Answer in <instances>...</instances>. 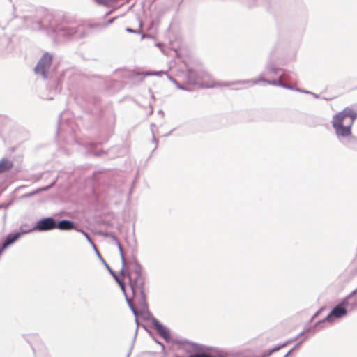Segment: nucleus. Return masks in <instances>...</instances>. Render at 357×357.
<instances>
[{"instance_id": "nucleus-10", "label": "nucleus", "mask_w": 357, "mask_h": 357, "mask_svg": "<svg viewBox=\"0 0 357 357\" xmlns=\"http://www.w3.org/2000/svg\"><path fill=\"white\" fill-rule=\"evenodd\" d=\"M135 301L137 303L139 307H140V314L142 318L144 320H149L151 321L152 325H153V320L156 319L149 310L148 309V303L146 301V296H144V304L140 302V297L134 298Z\"/></svg>"}, {"instance_id": "nucleus-48", "label": "nucleus", "mask_w": 357, "mask_h": 357, "mask_svg": "<svg viewBox=\"0 0 357 357\" xmlns=\"http://www.w3.org/2000/svg\"><path fill=\"white\" fill-rule=\"evenodd\" d=\"M145 38V35L142 33V38Z\"/></svg>"}, {"instance_id": "nucleus-4", "label": "nucleus", "mask_w": 357, "mask_h": 357, "mask_svg": "<svg viewBox=\"0 0 357 357\" xmlns=\"http://www.w3.org/2000/svg\"><path fill=\"white\" fill-rule=\"evenodd\" d=\"M132 273L135 274L134 278L132 277L130 271L126 268L124 275H121L128 278L132 297L134 298L140 297V302L144 304V296H146L144 291L145 277L142 275V270H135Z\"/></svg>"}, {"instance_id": "nucleus-46", "label": "nucleus", "mask_w": 357, "mask_h": 357, "mask_svg": "<svg viewBox=\"0 0 357 357\" xmlns=\"http://www.w3.org/2000/svg\"><path fill=\"white\" fill-rule=\"evenodd\" d=\"M4 250L0 248V257L1 256V255L3 253Z\"/></svg>"}, {"instance_id": "nucleus-11", "label": "nucleus", "mask_w": 357, "mask_h": 357, "mask_svg": "<svg viewBox=\"0 0 357 357\" xmlns=\"http://www.w3.org/2000/svg\"><path fill=\"white\" fill-rule=\"evenodd\" d=\"M75 223L70 220L63 219L57 222L56 220V229H58L61 231H70L73 229H76Z\"/></svg>"}, {"instance_id": "nucleus-19", "label": "nucleus", "mask_w": 357, "mask_h": 357, "mask_svg": "<svg viewBox=\"0 0 357 357\" xmlns=\"http://www.w3.org/2000/svg\"><path fill=\"white\" fill-rule=\"evenodd\" d=\"M77 28L78 31L76 33V38L77 39H83L87 36L88 33L84 27V26H82V24H77Z\"/></svg>"}, {"instance_id": "nucleus-6", "label": "nucleus", "mask_w": 357, "mask_h": 357, "mask_svg": "<svg viewBox=\"0 0 357 357\" xmlns=\"http://www.w3.org/2000/svg\"><path fill=\"white\" fill-rule=\"evenodd\" d=\"M56 229V219L52 216L43 217L35 223L34 226L27 229L28 233L33 231L44 232Z\"/></svg>"}, {"instance_id": "nucleus-12", "label": "nucleus", "mask_w": 357, "mask_h": 357, "mask_svg": "<svg viewBox=\"0 0 357 357\" xmlns=\"http://www.w3.org/2000/svg\"><path fill=\"white\" fill-rule=\"evenodd\" d=\"M126 269H128L132 273L135 270H143L142 265L137 261L135 257H132L128 261H126Z\"/></svg>"}, {"instance_id": "nucleus-27", "label": "nucleus", "mask_w": 357, "mask_h": 357, "mask_svg": "<svg viewBox=\"0 0 357 357\" xmlns=\"http://www.w3.org/2000/svg\"><path fill=\"white\" fill-rule=\"evenodd\" d=\"M188 357H211V356L208 355L207 354H205V353H199V354H190Z\"/></svg>"}, {"instance_id": "nucleus-3", "label": "nucleus", "mask_w": 357, "mask_h": 357, "mask_svg": "<svg viewBox=\"0 0 357 357\" xmlns=\"http://www.w3.org/2000/svg\"><path fill=\"white\" fill-rule=\"evenodd\" d=\"M266 70L267 73H273V74H276L279 71H282V73L279 76L278 79H275V80L270 81L263 77H260L258 79L238 80V81H236V82H222L221 84H220V86H229L237 84H248V83H252L254 84H256L259 82H266L268 84L280 86L281 87L288 89H293L291 86L287 85V84H284L283 82H282V81H281L282 77H286L285 72L282 68H275L272 65V63H268L266 66Z\"/></svg>"}, {"instance_id": "nucleus-22", "label": "nucleus", "mask_w": 357, "mask_h": 357, "mask_svg": "<svg viewBox=\"0 0 357 357\" xmlns=\"http://www.w3.org/2000/svg\"><path fill=\"white\" fill-rule=\"evenodd\" d=\"M116 283L119 285L121 290L123 291V293L126 292V283L123 281V280L120 279L118 275H116V272L114 271V276H112Z\"/></svg>"}, {"instance_id": "nucleus-44", "label": "nucleus", "mask_w": 357, "mask_h": 357, "mask_svg": "<svg viewBox=\"0 0 357 357\" xmlns=\"http://www.w3.org/2000/svg\"><path fill=\"white\" fill-rule=\"evenodd\" d=\"M174 130V129H172V130H170L169 132H167V134H165L164 136L165 137H167L169 135H171V133Z\"/></svg>"}, {"instance_id": "nucleus-13", "label": "nucleus", "mask_w": 357, "mask_h": 357, "mask_svg": "<svg viewBox=\"0 0 357 357\" xmlns=\"http://www.w3.org/2000/svg\"><path fill=\"white\" fill-rule=\"evenodd\" d=\"M186 79L190 85H195L197 84V73L192 68H188L186 71Z\"/></svg>"}, {"instance_id": "nucleus-40", "label": "nucleus", "mask_w": 357, "mask_h": 357, "mask_svg": "<svg viewBox=\"0 0 357 357\" xmlns=\"http://www.w3.org/2000/svg\"><path fill=\"white\" fill-rule=\"evenodd\" d=\"M111 238L114 241V242H117L119 241V239L117 238V237L113 234H112L110 236Z\"/></svg>"}, {"instance_id": "nucleus-45", "label": "nucleus", "mask_w": 357, "mask_h": 357, "mask_svg": "<svg viewBox=\"0 0 357 357\" xmlns=\"http://www.w3.org/2000/svg\"><path fill=\"white\" fill-rule=\"evenodd\" d=\"M303 333H304V331H302L301 333H300L298 334V336H297V337H296L294 340H296L298 337H300V336L303 335Z\"/></svg>"}, {"instance_id": "nucleus-9", "label": "nucleus", "mask_w": 357, "mask_h": 357, "mask_svg": "<svg viewBox=\"0 0 357 357\" xmlns=\"http://www.w3.org/2000/svg\"><path fill=\"white\" fill-rule=\"evenodd\" d=\"M153 326L156 330L157 333L167 342L172 341L170 330L160 323L157 319H154Z\"/></svg>"}, {"instance_id": "nucleus-28", "label": "nucleus", "mask_w": 357, "mask_h": 357, "mask_svg": "<svg viewBox=\"0 0 357 357\" xmlns=\"http://www.w3.org/2000/svg\"><path fill=\"white\" fill-rule=\"evenodd\" d=\"M86 240L91 244V245L92 246L95 252H96V250H98L96 244L93 243V240L91 239V238L90 236H86Z\"/></svg>"}, {"instance_id": "nucleus-37", "label": "nucleus", "mask_w": 357, "mask_h": 357, "mask_svg": "<svg viewBox=\"0 0 357 357\" xmlns=\"http://www.w3.org/2000/svg\"><path fill=\"white\" fill-rule=\"evenodd\" d=\"M152 339H153V340L156 343H158V344L161 345V346H162V347L163 349L165 348L164 344H163L161 342H160V341H159V340H158L155 337V335L153 336V337H152Z\"/></svg>"}, {"instance_id": "nucleus-30", "label": "nucleus", "mask_w": 357, "mask_h": 357, "mask_svg": "<svg viewBox=\"0 0 357 357\" xmlns=\"http://www.w3.org/2000/svg\"><path fill=\"white\" fill-rule=\"evenodd\" d=\"M175 84L176 85L177 88L179 89L184 90V91H190V89L188 87H186L185 85H181V84H178L177 82H176V83H175Z\"/></svg>"}, {"instance_id": "nucleus-26", "label": "nucleus", "mask_w": 357, "mask_h": 357, "mask_svg": "<svg viewBox=\"0 0 357 357\" xmlns=\"http://www.w3.org/2000/svg\"><path fill=\"white\" fill-rule=\"evenodd\" d=\"M155 126V125L154 123H151V128H152V127H153V126ZM151 132H152V135H153L152 142H153V143H154V144H155V148H154V149H153V150H155V149L157 148V146H158V139L155 137L154 132H153V129H152V128H151Z\"/></svg>"}, {"instance_id": "nucleus-34", "label": "nucleus", "mask_w": 357, "mask_h": 357, "mask_svg": "<svg viewBox=\"0 0 357 357\" xmlns=\"http://www.w3.org/2000/svg\"><path fill=\"white\" fill-rule=\"evenodd\" d=\"M103 153H105V151L103 150H100V151H93V154L95 156H96V157H99V156H100Z\"/></svg>"}, {"instance_id": "nucleus-7", "label": "nucleus", "mask_w": 357, "mask_h": 357, "mask_svg": "<svg viewBox=\"0 0 357 357\" xmlns=\"http://www.w3.org/2000/svg\"><path fill=\"white\" fill-rule=\"evenodd\" d=\"M348 314V310L346 307H342L340 305L337 304L328 314L323 319L318 321L312 328H309L307 331H310L314 329L315 327L319 326L324 322L333 323L335 319L342 318Z\"/></svg>"}, {"instance_id": "nucleus-5", "label": "nucleus", "mask_w": 357, "mask_h": 357, "mask_svg": "<svg viewBox=\"0 0 357 357\" xmlns=\"http://www.w3.org/2000/svg\"><path fill=\"white\" fill-rule=\"evenodd\" d=\"M53 56L50 53L45 52L38 61L34 68V72L37 75H41L44 79L48 78V73L52 63Z\"/></svg>"}, {"instance_id": "nucleus-35", "label": "nucleus", "mask_w": 357, "mask_h": 357, "mask_svg": "<svg viewBox=\"0 0 357 357\" xmlns=\"http://www.w3.org/2000/svg\"><path fill=\"white\" fill-rule=\"evenodd\" d=\"M124 296H125V298H126V303H128V305H129L130 304H132V302L131 301V298H130L128 297V296L127 295L126 292L123 293Z\"/></svg>"}, {"instance_id": "nucleus-33", "label": "nucleus", "mask_w": 357, "mask_h": 357, "mask_svg": "<svg viewBox=\"0 0 357 357\" xmlns=\"http://www.w3.org/2000/svg\"><path fill=\"white\" fill-rule=\"evenodd\" d=\"M191 345L193 350L202 349V346L197 343H192Z\"/></svg>"}, {"instance_id": "nucleus-23", "label": "nucleus", "mask_w": 357, "mask_h": 357, "mask_svg": "<svg viewBox=\"0 0 357 357\" xmlns=\"http://www.w3.org/2000/svg\"><path fill=\"white\" fill-rule=\"evenodd\" d=\"M163 74H165V72L163 70H159V71H145L142 73V75L144 77H149V76H160Z\"/></svg>"}, {"instance_id": "nucleus-15", "label": "nucleus", "mask_w": 357, "mask_h": 357, "mask_svg": "<svg viewBox=\"0 0 357 357\" xmlns=\"http://www.w3.org/2000/svg\"><path fill=\"white\" fill-rule=\"evenodd\" d=\"M128 307H129V308L130 309V310L132 311V314H133L135 315V323L137 324V328H136V330H135V337H134V340H133V341H132V345H131V347H130V351L128 352V355H127V356H126V357H129V356H130V355L131 350H132V347H133V344H134V342H135V340L136 335H137V334L138 327H139V320H138V319H137V310H136V309H135V307L134 304H133V303L130 304V305H128Z\"/></svg>"}, {"instance_id": "nucleus-43", "label": "nucleus", "mask_w": 357, "mask_h": 357, "mask_svg": "<svg viewBox=\"0 0 357 357\" xmlns=\"http://www.w3.org/2000/svg\"><path fill=\"white\" fill-rule=\"evenodd\" d=\"M115 244L116 245V246L118 247V249L120 248V247H122L121 246V244L119 241V240L117 241V242H115Z\"/></svg>"}, {"instance_id": "nucleus-20", "label": "nucleus", "mask_w": 357, "mask_h": 357, "mask_svg": "<svg viewBox=\"0 0 357 357\" xmlns=\"http://www.w3.org/2000/svg\"><path fill=\"white\" fill-rule=\"evenodd\" d=\"M119 254L121 256V263H122V268L120 271V275H124V273L126 271V259L125 257V255L123 250V248L120 247L119 248Z\"/></svg>"}, {"instance_id": "nucleus-1", "label": "nucleus", "mask_w": 357, "mask_h": 357, "mask_svg": "<svg viewBox=\"0 0 357 357\" xmlns=\"http://www.w3.org/2000/svg\"><path fill=\"white\" fill-rule=\"evenodd\" d=\"M356 119L357 112L349 107L333 115L331 123L339 141L343 142L351 137V128Z\"/></svg>"}, {"instance_id": "nucleus-2", "label": "nucleus", "mask_w": 357, "mask_h": 357, "mask_svg": "<svg viewBox=\"0 0 357 357\" xmlns=\"http://www.w3.org/2000/svg\"><path fill=\"white\" fill-rule=\"evenodd\" d=\"M35 28L40 30L47 28L52 32L59 33L65 38L76 35L78 31L77 25L70 26L66 22L60 23L59 19L52 15H47L43 22H37Z\"/></svg>"}, {"instance_id": "nucleus-47", "label": "nucleus", "mask_w": 357, "mask_h": 357, "mask_svg": "<svg viewBox=\"0 0 357 357\" xmlns=\"http://www.w3.org/2000/svg\"><path fill=\"white\" fill-rule=\"evenodd\" d=\"M159 112V113H161L162 114H164L163 111H162V110H161V109H160V110H159V112Z\"/></svg>"}, {"instance_id": "nucleus-31", "label": "nucleus", "mask_w": 357, "mask_h": 357, "mask_svg": "<svg viewBox=\"0 0 357 357\" xmlns=\"http://www.w3.org/2000/svg\"><path fill=\"white\" fill-rule=\"evenodd\" d=\"M293 89L291 90H295V91H299V92H301V93H312L311 92L308 91H306V90H304V89H298V88H296L294 86H291Z\"/></svg>"}, {"instance_id": "nucleus-41", "label": "nucleus", "mask_w": 357, "mask_h": 357, "mask_svg": "<svg viewBox=\"0 0 357 357\" xmlns=\"http://www.w3.org/2000/svg\"><path fill=\"white\" fill-rule=\"evenodd\" d=\"M115 19H116V17H112V18L109 19V20H108V22H107V24H112V23L114 22Z\"/></svg>"}, {"instance_id": "nucleus-32", "label": "nucleus", "mask_w": 357, "mask_h": 357, "mask_svg": "<svg viewBox=\"0 0 357 357\" xmlns=\"http://www.w3.org/2000/svg\"><path fill=\"white\" fill-rule=\"evenodd\" d=\"M323 310V308H321L319 309L318 311H317L314 315L312 317L311 319H310V321H312L314 319H315L316 317H317L320 314L321 312H322Z\"/></svg>"}, {"instance_id": "nucleus-36", "label": "nucleus", "mask_w": 357, "mask_h": 357, "mask_svg": "<svg viewBox=\"0 0 357 357\" xmlns=\"http://www.w3.org/2000/svg\"><path fill=\"white\" fill-rule=\"evenodd\" d=\"M76 231H79V232H81L86 238V236H90L84 230H83L82 229H79V228H76L75 229Z\"/></svg>"}, {"instance_id": "nucleus-42", "label": "nucleus", "mask_w": 357, "mask_h": 357, "mask_svg": "<svg viewBox=\"0 0 357 357\" xmlns=\"http://www.w3.org/2000/svg\"><path fill=\"white\" fill-rule=\"evenodd\" d=\"M167 77H168L169 79L171 82H173V83H174V84H175V83H176V81L174 78H172V77L169 76L168 75H167Z\"/></svg>"}, {"instance_id": "nucleus-18", "label": "nucleus", "mask_w": 357, "mask_h": 357, "mask_svg": "<svg viewBox=\"0 0 357 357\" xmlns=\"http://www.w3.org/2000/svg\"><path fill=\"white\" fill-rule=\"evenodd\" d=\"M55 181H54L52 183H50V185H47V186H45V187H43V188H40L38 189H36V190H33L29 193H27V194H25L24 196L25 197H31L33 195H36L37 193L38 192H43V191H47L48 190H50L52 187L54 186V185L55 184Z\"/></svg>"}, {"instance_id": "nucleus-8", "label": "nucleus", "mask_w": 357, "mask_h": 357, "mask_svg": "<svg viewBox=\"0 0 357 357\" xmlns=\"http://www.w3.org/2000/svg\"><path fill=\"white\" fill-rule=\"evenodd\" d=\"M29 234L26 230H23L20 228L19 231L8 234L2 243L0 244V248L5 250L10 245L14 244L22 236Z\"/></svg>"}, {"instance_id": "nucleus-38", "label": "nucleus", "mask_w": 357, "mask_h": 357, "mask_svg": "<svg viewBox=\"0 0 357 357\" xmlns=\"http://www.w3.org/2000/svg\"><path fill=\"white\" fill-rule=\"evenodd\" d=\"M10 205V203L1 204H0V209H1V208H7Z\"/></svg>"}, {"instance_id": "nucleus-24", "label": "nucleus", "mask_w": 357, "mask_h": 357, "mask_svg": "<svg viewBox=\"0 0 357 357\" xmlns=\"http://www.w3.org/2000/svg\"><path fill=\"white\" fill-rule=\"evenodd\" d=\"M308 337L307 335H306L303 340H301L300 342H298L297 344L294 345V347L291 349L283 357H288L289 355H291V353L298 349L300 346L302 344V343Z\"/></svg>"}, {"instance_id": "nucleus-39", "label": "nucleus", "mask_w": 357, "mask_h": 357, "mask_svg": "<svg viewBox=\"0 0 357 357\" xmlns=\"http://www.w3.org/2000/svg\"><path fill=\"white\" fill-rule=\"evenodd\" d=\"M143 327L146 330V331H147V332H148V333L150 335V336H151V337H153L154 335H153V332H152V331H149V330H148V329H146V326H144V325H143Z\"/></svg>"}, {"instance_id": "nucleus-17", "label": "nucleus", "mask_w": 357, "mask_h": 357, "mask_svg": "<svg viewBox=\"0 0 357 357\" xmlns=\"http://www.w3.org/2000/svg\"><path fill=\"white\" fill-rule=\"evenodd\" d=\"M347 139V142L344 145L351 149L357 150V137L353 136L349 137Z\"/></svg>"}, {"instance_id": "nucleus-25", "label": "nucleus", "mask_w": 357, "mask_h": 357, "mask_svg": "<svg viewBox=\"0 0 357 357\" xmlns=\"http://www.w3.org/2000/svg\"><path fill=\"white\" fill-rule=\"evenodd\" d=\"M99 5L108 6L112 2H116L118 0H93Z\"/></svg>"}, {"instance_id": "nucleus-29", "label": "nucleus", "mask_w": 357, "mask_h": 357, "mask_svg": "<svg viewBox=\"0 0 357 357\" xmlns=\"http://www.w3.org/2000/svg\"><path fill=\"white\" fill-rule=\"evenodd\" d=\"M126 31L128 33H141L142 31L140 29H133L130 27H127Z\"/></svg>"}, {"instance_id": "nucleus-21", "label": "nucleus", "mask_w": 357, "mask_h": 357, "mask_svg": "<svg viewBox=\"0 0 357 357\" xmlns=\"http://www.w3.org/2000/svg\"><path fill=\"white\" fill-rule=\"evenodd\" d=\"M96 255L100 259V260L102 262V264L105 265L106 268L108 270L109 273L112 276H114V271L111 268V267L108 265V264L106 262V261L104 259L101 254L98 250H96Z\"/></svg>"}, {"instance_id": "nucleus-16", "label": "nucleus", "mask_w": 357, "mask_h": 357, "mask_svg": "<svg viewBox=\"0 0 357 357\" xmlns=\"http://www.w3.org/2000/svg\"><path fill=\"white\" fill-rule=\"evenodd\" d=\"M356 294H357V288L351 291L349 294H348L346 297H344L342 301L338 303L342 307H346L349 305V300Z\"/></svg>"}, {"instance_id": "nucleus-14", "label": "nucleus", "mask_w": 357, "mask_h": 357, "mask_svg": "<svg viewBox=\"0 0 357 357\" xmlns=\"http://www.w3.org/2000/svg\"><path fill=\"white\" fill-rule=\"evenodd\" d=\"M13 167V162L8 158H3L0 160V174H3L11 169Z\"/></svg>"}]
</instances>
